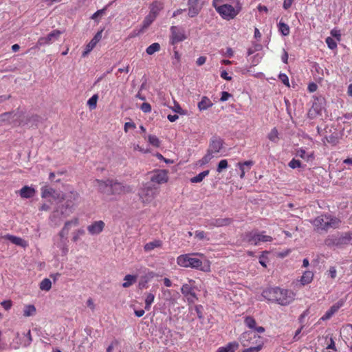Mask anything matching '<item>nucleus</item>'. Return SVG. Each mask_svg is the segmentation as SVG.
<instances>
[{"instance_id": "f257e3e1", "label": "nucleus", "mask_w": 352, "mask_h": 352, "mask_svg": "<svg viewBox=\"0 0 352 352\" xmlns=\"http://www.w3.org/2000/svg\"><path fill=\"white\" fill-rule=\"evenodd\" d=\"M212 6L221 18L227 21L234 19L242 10L239 0H231L230 3H225L224 0H213Z\"/></svg>"}, {"instance_id": "f03ea898", "label": "nucleus", "mask_w": 352, "mask_h": 352, "mask_svg": "<svg viewBox=\"0 0 352 352\" xmlns=\"http://www.w3.org/2000/svg\"><path fill=\"white\" fill-rule=\"evenodd\" d=\"M263 296L282 306H287L294 300L296 294L291 289L276 287L263 291Z\"/></svg>"}, {"instance_id": "7ed1b4c3", "label": "nucleus", "mask_w": 352, "mask_h": 352, "mask_svg": "<svg viewBox=\"0 0 352 352\" xmlns=\"http://www.w3.org/2000/svg\"><path fill=\"white\" fill-rule=\"evenodd\" d=\"M316 232H328L331 229H337L341 225L340 218L330 214H322L311 221Z\"/></svg>"}, {"instance_id": "20e7f679", "label": "nucleus", "mask_w": 352, "mask_h": 352, "mask_svg": "<svg viewBox=\"0 0 352 352\" xmlns=\"http://www.w3.org/2000/svg\"><path fill=\"white\" fill-rule=\"evenodd\" d=\"M240 341L243 346L248 347L250 344H255L244 349L242 352H258L263 346L264 342L261 336L253 333L251 331H245L241 335Z\"/></svg>"}, {"instance_id": "39448f33", "label": "nucleus", "mask_w": 352, "mask_h": 352, "mask_svg": "<svg viewBox=\"0 0 352 352\" xmlns=\"http://www.w3.org/2000/svg\"><path fill=\"white\" fill-rule=\"evenodd\" d=\"M194 256L204 257V254L199 252L184 254L177 256V263L179 266L182 267H190L203 270L201 267L203 264L202 261L199 258L194 257Z\"/></svg>"}, {"instance_id": "423d86ee", "label": "nucleus", "mask_w": 352, "mask_h": 352, "mask_svg": "<svg viewBox=\"0 0 352 352\" xmlns=\"http://www.w3.org/2000/svg\"><path fill=\"white\" fill-rule=\"evenodd\" d=\"M352 241V232H344L342 234H332L328 236L324 239V244L332 248L334 246L339 247L343 245H346Z\"/></svg>"}, {"instance_id": "0eeeda50", "label": "nucleus", "mask_w": 352, "mask_h": 352, "mask_svg": "<svg viewBox=\"0 0 352 352\" xmlns=\"http://www.w3.org/2000/svg\"><path fill=\"white\" fill-rule=\"evenodd\" d=\"M242 237L244 241L254 245H258L260 242H270L273 239L271 236L265 235L264 231L261 232L254 230L246 232Z\"/></svg>"}, {"instance_id": "6e6552de", "label": "nucleus", "mask_w": 352, "mask_h": 352, "mask_svg": "<svg viewBox=\"0 0 352 352\" xmlns=\"http://www.w3.org/2000/svg\"><path fill=\"white\" fill-rule=\"evenodd\" d=\"M80 198V194L74 189L69 190L65 194H57V196L54 199H60L61 200H65L64 205L67 208H73Z\"/></svg>"}, {"instance_id": "1a4fd4ad", "label": "nucleus", "mask_w": 352, "mask_h": 352, "mask_svg": "<svg viewBox=\"0 0 352 352\" xmlns=\"http://www.w3.org/2000/svg\"><path fill=\"white\" fill-rule=\"evenodd\" d=\"M170 32L169 43L172 45L182 42L187 38L184 30L181 27L173 25L170 28Z\"/></svg>"}, {"instance_id": "9d476101", "label": "nucleus", "mask_w": 352, "mask_h": 352, "mask_svg": "<svg viewBox=\"0 0 352 352\" xmlns=\"http://www.w3.org/2000/svg\"><path fill=\"white\" fill-rule=\"evenodd\" d=\"M62 32L58 30H54L48 34L46 36L40 37L37 41L36 46L50 45L57 41Z\"/></svg>"}, {"instance_id": "9b49d317", "label": "nucleus", "mask_w": 352, "mask_h": 352, "mask_svg": "<svg viewBox=\"0 0 352 352\" xmlns=\"http://www.w3.org/2000/svg\"><path fill=\"white\" fill-rule=\"evenodd\" d=\"M73 212V208H67L65 205L63 204L59 206L58 208L54 210L50 217L51 221L58 223L56 219L58 218L60 220L69 217Z\"/></svg>"}, {"instance_id": "f8f14e48", "label": "nucleus", "mask_w": 352, "mask_h": 352, "mask_svg": "<svg viewBox=\"0 0 352 352\" xmlns=\"http://www.w3.org/2000/svg\"><path fill=\"white\" fill-rule=\"evenodd\" d=\"M132 191L130 186L124 185L122 183L118 182L117 180L112 179V188L110 195H121L129 193Z\"/></svg>"}, {"instance_id": "ddd939ff", "label": "nucleus", "mask_w": 352, "mask_h": 352, "mask_svg": "<svg viewBox=\"0 0 352 352\" xmlns=\"http://www.w3.org/2000/svg\"><path fill=\"white\" fill-rule=\"evenodd\" d=\"M94 186L97 187L100 192L109 196L112 188V179H107L106 180L96 179L94 181Z\"/></svg>"}, {"instance_id": "4468645a", "label": "nucleus", "mask_w": 352, "mask_h": 352, "mask_svg": "<svg viewBox=\"0 0 352 352\" xmlns=\"http://www.w3.org/2000/svg\"><path fill=\"white\" fill-rule=\"evenodd\" d=\"M79 224V219L76 217L72 219L70 221H67L65 223V225L62 230L58 233V236L61 239V240H63V242L65 243L67 240V236L69 234V232L71 229V227L72 226H77Z\"/></svg>"}, {"instance_id": "2eb2a0df", "label": "nucleus", "mask_w": 352, "mask_h": 352, "mask_svg": "<svg viewBox=\"0 0 352 352\" xmlns=\"http://www.w3.org/2000/svg\"><path fill=\"white\" fill-rule=\"evenodd\" d=\"M223 146V140L219 137H212L209 143L208 151L211 153L217 154L220 152Z\"/></svg>"}, {"instance_id": "dca6fc26", "label": "nucleus", "mask_w": 352, "mask_h": 352, "mask_svg": "<svg viewBox=\"0 0 352 352\" xmlns=\"http://www.w3.org/2000/svg\"><path fill=\"white\" fill-rule=\"evenodd\" d=\"M156 196V192L152 188L145 187L140 192V197L142 202L148 204L151 202Z\"/></svg>"}, {"instance_id": "f3484780", "label": "nucleus", "mask_w": 352, "mask_h": 352, "mask_svg": "<svg viewBox=\"0 0 352 352\" xmlns=\"http://www.w3.org/2000/svg\"><path fill=\"white\" fill-rule=\"evenodd\" d=\"M199 1L200 0H188V14L189 17H195L200 12L201 10V5Z\"/></svg>"}, {"instance_id": "a211bd4d", "label": "nucleus", "mask_w": 352, "mask_h": 352, "mask_svg": "<svg viewBox=\"0 0 352 352\" xmlns=\"http://www.w3.org/2000/svg\"><path fill=\"white\" fill-rule=\"evenodd\" d=\"M233 222L232 218H218L210 220L206 226L209 228H213L214 227H223L230 225Z\"/></svg>"}, {"instance_id": "6ab92c4d", "label": "nucleus", "mask_w": 352, "mask_h": 352, "mask_svg": "<svg viewBox=\"0 0 352 352\" xmlns=\"http://www.w3.org/2000/svg\"><path fill=\"white\" fill-rule=\"evenodd\" d=\"M168 179V172L166 170H158L151 177V182L159 184L166 183Z\"/></svg>"}, {"instance_id": "aec40b11", "label": "nucleus", "mask_w": 352, "mask_h": 352, "mask_svg": "<svg viewBox=\"0 0 352 352\" xmlns=\"http://www.w3.org/2000/svg\"><path fill=\"white\" fill-rule=\"evenodd\" d=\"M105 226V223L103 221L99 220L96 221L91 225L87 226V230L91 235L99 234L102 232Z\"/></svg>"}, {"instance_id": "412c9836", "label": "nucleus", "mask_w": 352, "mask_h": 352, "mask_svg": "<svg viewBox=\"0 0 352 352\" xmlns=\"http://www.w3.org/2000/svg\"><path fill=\"white\" fill-rule=\"evenodd\" d=\"M181 292L188 299V301L194 302L197 300V296L193 288L188 284H184L181 288Z\"/></svg>"}, {"instance_id": "4be33fe9", "label": "nucleus", "mask_w": 352, "mask_h": 352, "mask_svg": "<svg viewBox=\"0 0 352 352\" xmlns=\"http://www.w3.org/2000/svg\"><path fill=\"white\" fill-rule=\"evenodd\" d=\"M343 303L342 302H338L337 303L332 305L329 310L326 311V313L321 317V320H327L330 319L332 316L336 313L338 309L342 306Z\"/></svg>"}, {"instance_id": "5701e85b", "label": "nucleus", "mask_w": 352, "mask_h": 352, "mask_svg": "<svg viewBox=\"0 0 352 352\" xmlns=\"http://www.w3.org/2000/svg\"><path fill=\"white\" fill-rule=\"evenodd\" d=\"M244 323L248 328L254 329L258 333H261L265 331V329L263 327H256V320L252 316H246L244 320Z\"/></svg>"}, {"instance_id": "b1692460", "label": "nucleus", "mask_w": 352, "mask_h": 352, "mask_svg": "<svg viewBox=\"0 0 352 352\" xmlns=\"http://www.w3.org/2000/svg\"><path fill=\"white\" fill-rule=\"evenodd\" d=\"M254 165V162L252 160H248L244 162H239L236 166L241 170L240 178L243 179L246 172H248L252 166Z\"/></svg>"}, {"instance_id": "393cba45", "label": "nucleus", "mask_w": 352, "mask_h": 352, "mask_svg": "<svg viewBox=\"0 0 352 352\" xmlns=\"http://www.w3.org/2000/svg\"><path fill=\"white\" fill-rule=\"evenodd\" d=\"M239 344L237 342H228L226 346L217 349L216 352H236L239 349Z\"/></svg>"}, {"instance_id": "a878e982", "label": "nucleus", "mask_w": 352, "mask_h": 352, "mask_svg": "<svg viewBox=\"0 0 352 352\" xmlns=\"http://www.w3.org/2000/svg\"><path fill=\"white\" fill-rule=\"evenodd\" d=\"M213 106L211 100L207 96H203L198 102L197 107L200 111H206Z\"/></svg>"}, {"instance_id": "bb28decb", "label": "nucleus", "mask_w": 352, "mask_h": 352, "mask_svg": "<svg viewBox=\"0 0 352 352\" xmlns=\"http://www.w3.org/2000/svg\"><path fill=\"white\" fill-rule=\"evenodd\" d=\"M36 193V190L34 188L28 186H23L20 190H19V195L22 198H31L34 196Z\"/></svg>"}, {"instance_id": "cd10ccee", "label": "nucleus", "mask_w": 352, "mask_h": 352, "mask_svg": "<svg viewBox=\"0 0 352 352\" xmlns=\"http://www.w3.org/2000/svg\"><path fill=\"white\" fill-rule=\"evenodd\" d=\"M162 245H163V243H162V241L161 240H160V239H155L153 241L146 243L144 245V250L146 252H149L153 250L155 248H162Z\"/></svg>"}, {"instance_id": "c85d7f7f", "label": "nucleus", "mask_w": 352, "mask_h": 352, "mask_svg": "<svg viewBox=\"0 0 352 352\" xmlns=\"http://www.w3.org/2000/svg\"><path fill=\"white\" fill-rule=\"evenodd\" d=\"M163 8V3L160 1H153L150 6L149 13L154 16L157 17L160 10Z\"/></svg>"}, {"instance_id": "c756f323", "label": "nucleus", "mask_w": 352, "mask_h": 352, "mask_svg": "<svg viewBox=\"0 0 352 352\" xmlns=\"http://www.w3.org/2000/svg\"><path fill=\"white\" fill-rule=\"evenodd\" d=\"M138 279V276L127 274L124 277V283H122V287L124 288H128L136 283Z\"/></svg>"}, {"instance_id": "7c9ffc66", "label": "nucleus", "mask_w": 352, "mask_h": 352, "mask_svg": "<svg viewBox=\"0 0 352 352\" xmlns=\"http://www.w3.org/2000/svg\"><path fill=\"white\" fill-rule=\"evenodd\" d=\"M314 278V274L311 271H305L300 278V282L302 285L310 283Z\"/></svg>"}, {"instance_id": "2f4dec72", "label": "nucleus", "mask_w": 352, "mask_h": 352, "mask_svg": "<svg viewBox=\"0 0 352 352\" xmlns=\"http://www.w3.org/2000/svg\"><path fill=\"white\" fill-rule=\"evenodd\" d=\"M210 173V170H204L200 173H199L197 175L193 177H191L190 179V181L191 183H200L204 179L207 177Z\"/></svg>"}, {"instance_id": "473e14b6", "label": "nucleus", "mask_w": 352, "mask_h": 352, "mask_svg": "<svg viewBox=\"0 0 352 352\" xmlns=\"http://www.w3.org/2000/svg\"><path fill=\"white\" fill-rule=\"evenodd\" d=\"M214 157V155L207 150L206 155L197 162V165L203 166L208 164Z\"/></svg>"}, {"instance_id": "72a5a7b5", "label": "nucleus", "mask_w": 352, "mask_h": 352, "mask_svg": "<svg viewBox=\"0 0 352 352\" xmlns=\"http://www.w3.org/2000/svg\"><path fill=\"white\" fill-rule=\"evenodd\" d=\"M3 238L9 240L13 244L20 245V246L24 245V244H23L24 241L20 237L10 235V234H6V236H3Z\"/></svg>"}, {"instance_id": "f704fd0d", "label": "nucleus", "mask_w": 352, "mask_h": 352, "mask_svg": "<svg viewBox=\"0 0 352 352\" xmlns=\"http://www.w3.org/2000/svg\"><path fill=\"white\" fill-rule=\"evenodd\" d=\"M155 300V294L149 292L146 294L145 297V309L146 311L150 310L151 305L153 303Z\"/></svg>"}, {"instance_id": "c9c22d12", "label": "nucleus", "mask_w": 352, "mask_h": 352, "mask_svg": "<svg viewBox=\"0 0 352 352\" xmlns=\"http://www.w3.org/2000/svg\"><path fill=\"white\" fill-rule=\"evenodd\" d=\"M278 30L283 36L289 34L290 29L287 24L280 21L278 24Z\"/></svg>"}, {"instance_id": "e433bc0d", "label": "nucleus", "mask_w": 352, "mask_h": 352, "mask_svg": "<svg viewBox=\"0 0 352 352\" xmlns=\"http://www.w3.org/2000/svg\"><path fill=\"white\" fill-rule=\"evenodd\" d=\"M320 114V109L317 104L313 105L308 111V117L310 119L316 118L318 115Z\"/></svg>"}, {"instance_id": "4c0bfd02", "label": "nucleus", "mask_w": 352, "mask_h": 352, "mask_svg": "<svg viewBox=\"0 0 352 352\" xmlns=\"http://www.w3.org/2000/svg\"><path fill=\"white\" fill-rule=\"evenodd\" d=\"M268 139L272 142H277L279 140V133L276 127L273 128L267 135Z\"/></svg>"}, {"instance_id": "58836bf2", "label": "nucleus", "mask_w": 352, "mask_h": 352, "mask_svg": "<svg viewBox=\"0 0 352 352\" xmlns=\"http://www.w3.org/2000/svg\"><path fill=\"white\" fill-rule=\"evenodd\" d=\"M36 314V308L33 305H26L23 310V316L29 317L34 316Z\"/></svg>"}, {"instance_id": "ea45409f", "label": "nucleus", "mask_w": 352, "mask_h": 352, "mask_svg": "<svg viewBox=\"0 0 352 352\" xmlns=\"http://www.w3.org/2000/svg\"><path fill=\"white\" fill-rule=\"evenodd\" d=\"M296 155L307 160V161H309L310 159H313L314 158V154L313 153H310V154H308L307 153V152L305 151V150L302 149V148H300L296 152Z\"/></svg>"}, {"instance_id": "a19ab883", "label": "nucleus", "mask_w": 352, "mask_h": 352, "mask_svg": "<svg viewBox=\"0 0 352 352\" xmlns=\"http://www.w3.org/2000/svg\"><path fill=\"white\" fill-rule=\"evenodd\" d=\"M160 50V45L158 43H153L146 48V52L148 55H153L154 53L159 52Z\"/></svg>"}, {"instance_id": "79ce46f5", "label": "nucleus", "mask_w": 352, "mask_h": 352, "mask_svg": "<svg viewBox=\"0 0 352 352\" xmlns=\"http://www.w3.org/2000/svg\"><path fill=\"white\" fill-rule=\"evenodd\" d=\"M55 192V190L50 187L45 186L41 188V197L43 198H46L48 197H53V194ZM56 197L54 196V198Z\"/></svg>"}, {"instance_id": "37998d69", "label": "nucleus", "mask_w": 352, "mask_h": 352, "mask_svg": "<svg viewBox=\"0 0 352 352\" xmlns=\"http://www.w3.org/2000/svg\"><path fill=\"white\" fill-rule=\"evenodd\" d=\"M156 17L148 13V14L144 18L142 23V28L146 29L155 20Z\"/></svg>"}, {"instance_id": "c03bdc74", "label": "nucleus", "mask_w": 352, "mask_h": 352, "mask_svg": "<svg viewBox=\"0 0 352 352\" xmlns=\"http://www.w3.org/2000/svg\"><path fill=\"white\" fill-rule=\"evenodd\" d=\"M40 289L43 291H49L52 287V282L49 278H44L40 283Z\"/></svg>"}, {"instance_id": "a18cd8bd", "label": "nucleus", "mask_w": 352, "mask_h": 352, "mask_svg": "<svg viewBox=\"0 0 352 352\" xmlns=\"http://www.w3.org/2000/svg\"><path fill=\"white\" fill-rule=\"evenodd\" d=\"M148 142L153 146L158 148L160 146V140L159 138L154 135H149L148 136Z\"/></svg>"}, {"instance_id": "49530a36", "label": "nucleus", "mask_w": 352, "mask_h": 352, "mask_svg": "<svg viewBox=\"0 0 352 352\" xmlns=\"http://www.w3.org/2000/svg\"><path fill=\"white\" fill-rule=\"evenodd\" d=\"M195 236L199 241L205 240V239L207 241H209V239H210L209 237H208V234L203 230L195 231Z\"/></svg>"}, {"instance_id": "de8ad7c7", "label": "nucleus", "mask_w": 352, "mask_h": 352, "mask_svg": "<svg viewBox=\"0 0 352 352\" xmlns=\"http://www.w3.org/2000/svg\"><path fill=\"white\" fill-rule=\"evenodd\" d=\"M98 98V95L94 94L88 100L87 104L91 109H95L96 108Z\"/></svg>"}, {"instance_id": "09e8293b", "label": "nucleus", "mask_w": 352, "mask_h": 352, "mask_svg": "<svg viewBox=\"0 0 352 352\" xmlns=\"http://www.w3.org/2000/svg\"><path fill=\"white\" fill-rule=\"evenodd\" d=\"M96 44L91 40L86 45L85 49L82 54V56L85 57L96 47Z\"/></svg>"}, {"instance_id": "8fccbe9b", "label": "nucleus", "mask_w": 352, "mask_h": 352, "mask_svg": "<svg viewBox=\"0 0 352 352\" xmlns=\"http://www.w3.org/2000/svg\"><path fill=\"white\" fill-rule=\"evenodd\" d=\"M228 166V161L226 160H221L217 165V171L220 173L223 169L227 168Z\"/></svg>"}, {"instance_id": "3c124183", "label": "nucleus", "mask_w": 352, "mask_h": 352, "mask_svg": "<svg viewBox=\"0 0 352 352\" xmlns=\"http://www.w3.org/2000/svg\"><path fill=\"white\" fill-rule=\"evenodd\" d=\"M84 234H85V230L83 229L80 228V229L76 230L73 233L72 241L74 242H77L78 241V239H80V237Z\"/></svg>"}, {"instance_id": "603ef678", "label": "nucleus", "mask_w": 352, "mask_h": 352, "mask_svg": "<svg viewBox=\"0 0 352 352\" xmlns=\"http://www.w3.org/2000/svg\"><path fill=\"white\" fill-rule=\"evenodd\" d=\"M326 43L331 50H334L337 47V43L332 37H327L325 40Z\"/></svg>"}, {"instance_id": "864d4df0", "label": "nucleus", "mask_w": 352, "mask_h": 352, "mask_svg": "<svg viewBox=\"0 0 352 352\" xmlns=\"http://www.w3.org/2000/svg\"><path fill=\"white\" fill-rule=\"evenodd\" d=\"M288 166L292 168L295 169L297 168H300L302 166V164L300 160H296L293 158L288 164Z\"/></svg>"}, {"instance_id": "5fc2aeb1", "label": "nucleus", "mask_w": 352, "mask_h": 352, "mask_svg": "<svg viewBox=\"0 0 352 352\" xmlns=\"http://www.w3.org/2000/svg\"><path fill=\"white\" fill-rule=\"evenodd\" d=\"M173 111H175V112H176V113H179V114H180V115H184H184H186V114H187V111L184 110V109L181 107V106L179 105V103H177V102H175V105H174V107H173Z\"/></svg>"}, {"instance_id": "6e6d98bb", "label": "nucleus", "mask_w": 352, "mask_h": 352, "mask_svg": "<svg viewBox=\"0 0 352 352\" xmlns=\"http://www.w3.org/2000/svg\"><path fill=\"white\" fill-rule=\"evenodd\" d=\"M278 78L287 87H289L290 86L289 85V78H288V76L285 74L280 73L278 75Z\"/></svg>"}, {"instance_id": "4d7b16f0", "label": "nucleus", "mask_w": 352, "mask_h": 352, "mask_svg": "<svg viewBox=\"0 0 352 352\" xmlns=\"http://www.w3.org/2000/svg\"><path fill=\"white\" fill-rule=\"evenodd\" d=\"M173 58V65H177L179 63L180 59H181V55L179 54V53L177 50H174Z\"/></svg>"}, {"instance_id": "13d9d810", "label": "nucleus", "mask_w": 352, "mask_h": 352, "mask_svg": "<svg viewBox=\"0 0 352 352\" xmlns=\"http://www.w3.org/2000/svg\"><path fill=\"white\" fill-rule=\"evenodd\" d=\"M327 349H332L334 351H337V348L336 346L334 339L332 336L329 338V342L327 344L326 347Z\"/></svg>"}, {"instance_id": "bf43d9fd", "label": "nucleus", "mask_w": 352, "mask_h": 352, "mask_svg": "<svg viewBox=\"0 0 352 352\" xmlns=\"http://www.w3.org/2000/svg\"><path fill=\"white\" fill-rule=\"evenodd\" d=\"M140 109L144 113H149V112L151 111V106L148 102H144V103L142 104V105L140 107Z\"/></svg>"}, {"instance_id": "052dcab7", "label": "nucleus", "mask_w": 352, "mask_h": 352, "mask_svg": "<svg viewBox=\"0 0 352 352\" xmlns=\"http://www.w3.org/2000/svg\"><path fill=\"white\" fill-rule=\"evenodd\" d=\"M136 128V126L133 122H128L124 124V132L127 133L129 129H134Z\"/></svg>"}, {"instance_id": "680f3d73", "label": "nucleus", "mask_w": 352, "mask_h": 352, "mask_svg": "<svg viewBox=\"0 0 352 352\" xmlns=\"http://www.w3.org/2000/svg\"><path fill=\"white\" fill-rule=\"evenodd\" d=\"M331 35L336 38L337 39V41H340V39H341V34H340V30H338L336 29H333L331 31Z\"/></svg>"}, {"instance_id": "e2e57ef3", "label": "nucleus", "mask_w": 352, "mask_h": 352, "mask_svg": "<svg viewBox=\"0 0 352 352\" xmlns=\"http://www.w3.org/2000/svg\"><path fill=\"white\" fill-rule=\"evenodd\" d=\"M102 30L99 31V32H98L95 34L94 38L91 39V41L93 42H94L96 44H97L100 41V39L102 38Z\"/></svg>"}, {"instance_id": "0e129e2a", "label": "nucleus", "mask_w": 352, "mask_h": 352, "mask_svg": "<svg viewBox=\"0 0 352 352\" xmlns=\"http://www.w3.org/2000/svg\"><path fill=\"white\" fill-rule=\"evenodd\" d=\"M230 97H232V94L227 91H222L221 96L220 98V101L225 102L227 101Z\"/></svg>"}, {"instance_id": "69168bd1", "label": "nucleus", "mask_w": 352, "mask_h": 352, "mask_svg": "<svg viewBox=\"0 0 352 352\" xmlns=\"http://www.w3.org/2000/svg\"><path fill=\"white\" fill-rule=\"evenodd\" d=\"M1 305H2V307L6 309V310H9L12 305V302L11 300H4L3 302H1Z\"/></svg>"}, {"instance_id": "338daca9", "label": "nucleus", "mask_w": 352, "mask_h": 352, "mask_svg": "<svg viewBox=\"0 0 352 352\" xmlns=\"http://www.w3.org/2000/svg\"><path fill=\"white\" fill-rule=\"evenodd\" d=\"M328 272H329V275L330 276V277L331 278L334 279L336 277L337 271H336V269L335 267H333V266L330 267Z\"/></svg>"}, {"instance_id": "774afa93", "label": "nucleus", "mask_w": 352, "mask_h": 352, "mask_svg": "<svg viewBox=\"0 0 352 352\" xmlns=\"http://www.w3.org/2000/svg\"><path fill=\"white\" fill-rule=\"evenodd\" d=\"M133 150L139 151L143 153H147L150 152V151L148 149H144V148H142L139 144H133Z\"/></svg>"}]
</instances>
